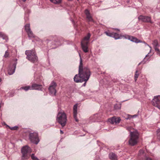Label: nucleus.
Returning a JSON list of instances; mask_svg holds the SVG:
<instances>
[{
    "instance_id": "10",
    "label": "nucleus",
    "mask_w": 160,
    "mask_h": 160,
    "mask_svg": "<svg viewBox=\"0 0 160 160\" xmlns=\"http://www.w3.org/2000/svg\"><path fill=\"white\" fill-rule=\"evenodd\" d=\"M138 19L139 21H141L144 22L152 23V22L151 21V17L149 16L140 15L138 17Z\"/></svg>"
},
{
    "instance_id": "29",
    "label": "nucleus",
    "mask_w": 160,
    "mask_h": 160,
    "mask_svg": "<svg viewBox=\"0 0 160 160\" xmlns=\"http://www.w3.org/2000/svg\"><path fill=\"white\" fill-rule=\"evenodd\" d=\"M157 134L158 138L160 140V128L157 130Z\"/></svg>"
},
{
    "instance_id": "31",
    "label": "nucleus",
    "mask_w": 160,
    "mask_h": 160,
    "mask_svg": "<svg viewBox=\"0 0 160 160\" xmlns=\"http://www.w3.org/2000/svg\"><path fill=\"white\" fill-rule=\"evenodd\" d=\"M9 55V53L8 52V51H6L5 52V54L4 55V57L5 58H7L8 57Z\"/></svg>"
},
{
    "instance_id": "33",
    "label": "nucleus",
    "mask_w": 160,
    "mask_h": 160,
    "mask_svg": "<svg viewBox=\"0 0 160 160\" xmlns=\"http://www.w3.org/2000/svg\"><path fill=\"white\" fill-rule=\"evenodd\" d=\"M142 63H143V64H144L145 63V62H143V61H142L141 62H140V63H139L138 65H139Z\"/></svg>"
},
{
    "instance_id": "21",
    "label": "nucleus",
    "mask_w": 160,
    "mask_h": 160,
    "mask_svg": "<svg viewBox=\"0 0 160 160\" xmlns=\"http://www.w3.org/2000/svg\"><path fill=\"white\" fill-rule=\"evenodd\" d=\"M27 33L29 38H32L34 37V35L31 30L27 32Z\"/></svg>"
},
{
    "instance_id": "17",
    "label": "nucleus",
    "mask_w": 160,
    "mask_h": 160,
    "mask_svg": "<svg viewBox=\"0 0 160 160\" xmlns=\"http://www.w3.org/2000/svg\"><path fill=\"white\" fill-rule=\"evenodd\" d=\"M152 44L154 47L155 51L156 52H160V50L159 49L157 48V47L159 46L157 40H154Z\"/></svg>"
},
{
    "instance_id": "35",
    "label": "nucleus",
    "mask_w": 160,
    "mask_h": 160,
    "mask_svg": "<svg viewBox=\"0 0 160 160\" xmlns=\"http://www.w3.org/2000/svg\"><path fill=\"white\" fill-rule=\"evenodd\" d=\"M83 82H85V83L83 84V86H85V85H86V82H87V81L86 82L85 81H84Z\"/></svg>"
},
{
    "instance_id": "25",
    "label": "nucleus",
    "mask_w": 160,
    "mask_h": 160,
    "mask_svg": "<svg viewBox=\"0 0 160 160\" xmlns=\"http://www.w3.org/2000/svg\"><path fill=\"white\" fill-rule=\"evenodd\" d=\"M6 36L2 32H0V37L2 38L3 39L6 38Z\"/></svg>"
},
{
    "instance_id": "37",
    "label": "nucleus",
    "mask_w": 160,
    "mask_h": 160,
    "mask_svg": "<svg viewBox=\"0 0 160 160\" xmlns=\"http://www.w3.org/2000/svg\"><path fill=\"white\" fill-rule=\"evenodd\" d=\"M23 2H25L26 1V0H22Z\"/></svg>"
},
{
    "instance_id": "8",
    "label": "nucleus",
    "mask_w": 160,
    "mask_h": 160,
    "mask_svg": "<svg viewBox=\"0 0 160 160\" xmlns=\"http://www.w3.org/2000/svg\"><path fill=\"white\" fill-rule=\"evenodd\" d=\"M57 86L56 83L54 81H52L51 83L49 88V90L51 94L55 95L56 93V88Z\"/></svg>"
},
{
    "instance_id": "16",
    "label": "nucleus",
    "mask_w": 160,
    "mask_h": 160,
    "mask_svg": "<svg viewBox=\"0 0 160 160\" xmlns=\"http://www.w3.org/2000/svg\"><path fill=\"white\" fill-rule=\"evenodd\" d=\"M85 13L86 15L87 18L89 22H93V19L90 15L89 11L86 9L85 11Z\"/></svg>"
},
{
    "instance_id": "38",
    "label": "nucleus",
    "mask_w": 160,
    "mask_h": 160,
    "mask_svg": "<svg viewBox=\"0 0 160 160\" xmlns=\"http://www.w3.org/2000/svg\"><path fill=\"white\" fill-rule=\"evenodd\" d=\"M57 44H58V45H60V44H59V43H58Z\"/></svg>"
},
{
    "instance_id": "39",
    "label": "nucleus",
    "mask_w": 160,
    "mask_h": 160,
    "mask_svg": "<svg viewBox=\"0 0 160 160\" xmlns=\"http://www.w3.org/2000/svg\"><path fill=\"white\" fill-rule=\"evenodd\" d=\"M116 30H117L118 31H119V30L118 29H116Z\"/></svg>"
},
{
    "instance_id": "26",
    "label": "nucleus",
    "mask_w": 160,
    "mask_h": 160,
    "mask_svg": "<svg viewBox=\"0 0 160 160\" xmlns=\"http://www.w3.org/2000/svg\"><path fill=\"white\" fill-rule=\"evenodd\" d=\"M8 127H9V128L11 130H17L18 128V127L17 126L12 127H10L9 126H8Z\"/></svg>"
},
{
    "instance_id": "11",
    "label": "nucleus",
    "mask_w": 160,
    "mask_h": 160,
    "mask_svg": "<svg viewBox=\"0 0 160 160\" xmlns=\"http://www.w3.org/2000/svg\"><path fill=\"white\" fill-rule=\"evenodd\" d=\"M105 33L108 36L114 38L115 39H118L121 38L122 37L121 35L117 33L112 32H106Z\"/></svg>"
},
{
    "instance_id": "19",
    "label": "nucleus",
    "mask_w": 160,
    "mask_h": 160,
    "mask_svg": "<svg viewBox=\"0 0 160 160\" xmlns=\"http://www.w3.org/2000/svg\"><path fill=\"white\" fill-rule=\"evenodd\" d=\"M129 39L131 41L136 43L140 42V41L138 40L137 38L132 36H129Z\"/></svg>"
},
{
    "instance_id": "27",
    "label": "nucleus",
    "mask_w": 160,
    "mask_h": 160,
    "mask_svg": "<svg viewBox=\"0 0 160 160\" xmlns=\"http://www.w3.org/2000/svg\"><path fill=\"white\" fill-rule=\"evenodd\" d=\"M127 130L129 131L130 132V133H131V132H132V131L133 130V128H132L131 127H127L126 128Z\"/></svg>"
},
{
    "instance_id": "28",
    "label": "nucleus",
    "mask_w": 160,
    "mask_h": 160,
    "mask_svg": "<svg viewBox=\"0 0 160 160\" xmlns=\"http://www.w3.org/2000/svg\"><path fill=\"white\" fill-rule=\"evenodd\" d=\"M114 108L116 109H120L121 108V106L118 105L117 104H116L114 106Z\"/></svg>"
},
{
    "instance_id": "20",
    "label": "nucleus",
    "mask_w": 160,
    "mask_h": 160,
    "mask_svg": "<svg viewBox=\"0 0 160 160\" xmlns=\"http://www.w3.org/2000/svg\"><path fill=\"white\" fill-rule=\"evenodd\" d=\"M20 89H23L25 91H27L29 90H32L31 86H28L25 87H22L20 88Z\"/></svg>"
},
{
    "instance_id": "12",
    "label": "nucleus",
    "mask_w": 160,
    "mask_h": 160,
    "mask_svg": "<svg viewBox=\"0 0 160 160\" xmlns=\"http://www.w3.org/2000/svg\"><path fill=\"white\" fill-rule=\"evenodd\" d=\"M121 119L120 117H113L111 118H109L108 120L109 122L112 124H118L121 121Z\"/></svg>"
},
{
    "instance_id": "5",
    "label": "nucleus",
    "mask_w": 160,
    "mask_h": 160,
    "mask_svg": "<svg viewBox=\"0 0 160 160\" xmlns=\"http://www.w3.org/2000/svg\"><path fill=\"white\" fill-rule=\"evenodd\" d=\"M91 34L88 33L87 35L85 36L81 42V46L83 51L85 52H87L88 51V41L89 40Z\"/></svg>"
},
{
    "instance_id": "1",
    "label": "nucleus",
    "mask_w": 160,
    "mask_h": 160,
    "mask_svg": "<svg viewBox=\"0 0 160 160\" xmlns=\"http://www.w3.org/2000/svg\"><path fill=\"white\" fill-rule=\"evenodd\" d=\"M80 57V62L79 65V73L76 74L74 78V81L76 82H82L84 81H87L89 79L91 74V72L89 68L87 67L83 68L82 59L79 54Z\"/></svg>"
},
{
    "instance_id": "36",
    "label": "nucleus",
    "mask_w": 160,
    "mask_h": 160,
    "mask_svg": "<svg viewBox=\"0 0 160 160\" xmlns=\"http://www.w3.org/2000/svg\"><path fill=\"white\" fill-rule=\"evenodd\" d=\"M157 52L158 54L160 56V52Z\"/></svg>"
},
{
    "instance_id": "23",
    "label": "nucleus",
    "mask_w": 160,
    "mask_h": 160,
    "mask_svg": "<svg viewBox=\"0 0 160 160\" xmlns=\"http://www.w3.org/2000/svg\"><path fill=\"white\" fill-rule=\"evenodd\" d=\"M139 75V73L138 72V70H136L135 72V73L134 76V79L135 81H136L137 79V78H138Z\"/></svg>"
},
{
    "instance_id": "18",
    "label": "nucleus",
    "mask_w": 160,
    "mask_h": 160,
    "mask_svg": "<svg viewBox=\"0 0 160 160\" xmlns=\"http://www.w3.org/2000/svg\"><path fill=\"white\" fill-rule=\"evenodd\" d=\"M109 158L111 160H117L116 155L113 153H110L109 155Z\"/></svg>"
},
{
    "instance_id": "6",
    "label": "nucleus",
    "mask_w": 160,
    "mask_h": 160,
    "mask_svg": "<svg viewBox=\"0 0 160 160\" xmlns=\"http://www.w3.org/2000/svg\"><path fill=\"white\" fill-rule=\"evenodd\" d=\"M21 152L22 154V159H27L29 157V154L31 152V149L28 146H26L22 148Z\"/></svg>"
},
{
    "instance_id": "2",
    "label": "nucleus",
    "mask_w": 160,
    "mask_h": 160,
    "mask_svg": "<svg viewBox=\"0 0 160 160\" xmlns=\"http://www.w3.org/2000/svg\"><path fill=\"white\" fill-rule=\"evenodd\" d=\"M130 138L128 141L129 144L131 146H134L137 144L139 138V134L137 130L131 132Z\"/></svg>"
},
{
    "instance_id": "40",
    "label": "nucleus",
    "mask_w": 160,
    "mask_h": 160,
    "mask_svg": "<svg viewBox=\"0 0 160 160\" xmlns=\"http://www.w3.org/2000/svg\"><path fill=\"white\" fill-rule=\"evenodd\" d=\"M1 79L0 78V82H1Z\"/></svg>"
},
{
    "instance_id": "32",
    "label": "nucleus",
    "mask_w": 160,
    "mask_h": 160,
    "mask_svg": "<svg viewBox=\"0 0 160 160\" xmlns=\"http://www.w3.org/2000/svg\"><path fill=\"white\" fill-rule=\"evenodd\" d=\"M145 160H152L151 158H146Z\"/></svg>"
},
{
    "instance_id": "34",
    "label": "nucleus",
    "mask_w": 160,
    "mask_h": 160,
    "mask_svg": "<svg viewBox=\"0 0 160 160\" xmlns=\"http://www.w3.org/2000/svg\"><path fill=\"white\" fill-rule=\"evenodd\" d=\"M60 133L61 134H63V132L61 130H60Z\"/></svg>"
},
{
    "instance_id": "24",
    "label": "nucleus",
    "mask_w": 160,
    "mask_h": 160,
    "mask_svg": "<svg viewBox=\"0 0 160 160\" xmlns=\"http://www.w3.org/2000/svg\"><path fill=\"white\" fill-rule=\"evenodd\" d=\"M31 157L32 159L33 160H39L37 157L34 156L33 154H32Z\"/></svg>"
},
{
    "instance_id": "13",
    "label": "nucleus",
    "mask_w": 160,
    "mask_h": 160,
    "mask_svg": "<svg viewBox=\"0 0 160 160\" xmlns=\"http://www.w3.org/2000/svg\"><path fill=\"white\" fill-rule=\"evenodd\" d=\"M32 90H42L43 88L42 86L41 85L38 84L36 83H33L31 85Z\"/></svg>"
},
{
    "instance_id": "7",
    "label": "nucleus",
    "mask_w": 160,
    "mask_h": 160,
    "mask_svg": "<svg viewBox=\"0 0 160 160\" xmlns=\"http://www.w3.org/2000/svg\"><path fill=\"white\" fill-rule=\"evenodd\" d=\"M29 138L32 142L36 144H38L39 142L38 134L37 132L30 133Z\"/></svg>"
},
{
    "instance_id": "4",
    "label": "nucleus",
    "mask_w": 160,
    "mask_h": 160,
    "mask_svg": "<svg viewBox=\"0 0 160 160\" xmlns=\"http://www.w3.org/2000/svg\"><path fill=\"white\" fill-rule=\"evenodd\" d=\"M25 54L27 55L26 58L31 62L34 63L37 62L38 58L34 50H26Z\"/></svg>"
},
{
    "instance_id": "15",
    "label": "nucleus",
    "mask_w": 160,
    "mask_h": 160,
    "mask_svg": "<svg viewBox=\"0 0 160 160\" xmlns=\"http://www.w3.org/2000/svg\"><path fill=\"white\" fill-rule=\"evenodd\" d=\"M16 62L14 63L12 66V68H9L8 71V74L9 75H12L14 72L16 68Z\"/></svg>"
},
{
    "instance_id": "30",
    "label": "nucleus",
    "mask_w": 160,
    "mask_h": 160,
    "mask_svg": "<svg viewBox=\"0 0 160 160\" xmlns=\"http://www.w3.org/2000/svg\"><path fill=\"white\" fill-rule=\"evenodd\" d=\"M144 153V151L143 150H139V153H138V155L139 156H141L142 154H143Z\"/></svg>"
},
{
    "instance_id": "9",
    "label": "nucleus",
    "mask_w": 160,
    "mask_h": 160,
    "mask_svg": "<svg viewBox=\"0 0 160 160\" xmlns=\"http://www.w3.org/2000/svg\"><path fill=\"white\" fill-rule=\"evenodd\" d=\"M152 102L153 105L160 110V96L155 97Z\"/></svg>"
},
{
    "instance_id": "22",
    "label": "nucleus",
    "mask_w": 160,
    "mask_h": 160,
    "mask_svg": "<svg viewBox=\"0 0 160 160\" xmlns=\"http://www.w3.org/2000/svg\"><path fill=\"white\" fill-rule=\"evenodd\" d=\"M25 29L27 32L31 30L30 28V25L29 24H27L25 25Z\"/></svg>"
},
{
    "instance_id": "14",
    "label": "nucleus",
    "mask_w": 160,
    "mask_h": 160,
    "mask_svg": "<svg viewBox=\"0 0 160 160\" xmlns=\"http://www.w3.org/2000/svg\"><path fill=\"white\" fill-rule=\"evenodd\" d=\"M77 108H78V104H76L74 105L73 107V117L76 122L78 121V120L77 118Z\"/></svg>"
},
{
    "instance_id": "41",
    "label": "nucleus",
    "mask_w": 160,
    "mask_h": 160,
    "mask_svg": "<svg viewBox=\"0 0 160 160\" xmlns=\"http://www.w3.org/2000/svg\"><path fill=\"white\" fill-rule=\"evenodd\" d=\"M78 1L79 0H77Z\"/></svg>"
},
{
    "instance_id": "3",
    "label": "nucleus",
    "mask_w": 160,
    "mask_h": 160,
    "mask_svg": "<svg viewBox=\"0 0 160 160\" xmlns=\"http://www.w3.org/2000/svg\"><path fill=\"white\" fill-rule=\"evenodd\" d=\"M57 121L62 127L66 125L67 118L66 114L63 111H61L58 113Z\"/></svg>"
}]
</instances>
